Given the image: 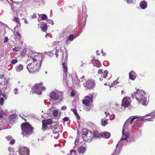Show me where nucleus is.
Listing matches in <instances>:
<instances>
[{
    "mask_svg": "<svg viewBox=\"0 0 155 155\" xmlns=\"http://www.w3.org/2000/svg\"><path fill=\"white\" fill-rule=\"evenodd\" d=\"M67 108V107L66 106H63L61 108V109L62 110H65Z\"/></svg>",
    "mask_w": 155,
    "mask_h": 155,
    "instance_id": "nucleus-42",
    "label": "nucleus"
},
{
    "mask_svg": "<svg viewBox=\"0 0 155 155\" xmlns=\"http://www.w3.org/2000/svg\"><path fill=\"white\" fill-rule=\"evenodd\" d=\"M52 122V120L51 119H48L46 120H43L42 121L43 124L42 127L44 128V130L46 127L48 125L50 124Z\"/></svg>",
    "mask_w": 155,
    "mask_h": 155,
    "instance_id": "nucleus-14",
    "label": "nucleus"
},
{
    "mask_svg": "<svg viewBox=\"0 0 155 155\" xmlns=\"http://www.w3.org/2000/svg\"><path fill=\"white\" fill-rule=\"evenodd\" d=\"M124 93H125V92H124V91H123V90L122 91H121L122 94H123Z\"/></svg>",
    "mask_w": 155,
    "mask_h": 155,
    "instance_id": "nucleus-63",
    "label": "nucleus"
},
{
    "mask_svg": "<svg viewBox=\"0 0 155 155\" xmlns=\"http://www.w3.org/2000/svg\"><path fill=\"white\" fill-rule=\"evenodd\" d=\"M23 68L24 67L23 65L20 64L16 66L15 68V70L17 72H20L23 70Z\"/></svg>",
    "mask_w": 155,
    "mask_h": 155,
    "instance_id": "nucleus-20",
    "label": "nucleus"
},
{
    "mask_svg": "<svg viewBox=\"0 0 155 155\" xmlns=\"http://www.w3.org/2000/svg\"><path fill=\"white\" fill-rule=\"evenodd\" d=\"M90 131L88 130L87 129H84L82 132L83 138L86 139V135Z\"/></svg>",
    "mask_w": 155,
    "mask_h": 155,
    "instance_id": "nucleus-19",
    "label": "nucleus"
},
{
    "mask_svg": "<svg viewBox=\"0 0 155 155\" xmlns=\"http://www.w3.org/2000/svg\"><path fill=\"white\" fill-rule=\"evenodd\" d=\"M127 3L128 4H132L133 3L134 1L133 0H125Z\"/></svg>",
    "mask_w": 155,
    "mask_h": 155,
    "instance_id": "nucleus-36",
    "label": "nucleus"
},
{
    "mask_svg": "<svg viewBox=\"0 0 155 155\" xmlns=\"http://www.w3.org/2000/svg\"><path fill=\"white\" fill-rule=\"evenodd\" d=\"M146 120L149 121H151L153 120L151 118H147L146 119Z\"/></svg>",
    "mask_w": 155,
    "mask_h": 155,
    "instance_id": "nucleus-56",
    "label": "nucleus"
},
{
    "mask_svg": "<svg viewBox=\"0 0 155 155\" xmlns=\"http://www.w3.org/2000/svg\"><path fill=\"white\" fill-rule=\"evenodd\" d=\"M132 98L134 97L139 103H141L143 105L147 104L148 101L147 98L146 92L144 91L139 89H136V91L131 94Z\"/></svg>",
    "mask_w": 155,
    "mask_h": 155,
    "instance_id": "nucleus-2",
    "label": "nucleus"
},
{
    "mask_svg": "<svg viewBox=\"0 0 155 155\" xmlns=\"http://www.w3.org/2000/svg\"><path fill=\"white\" fill-rule=\"evenodd\" d=\"M42 55L38 53H32L28 57L27 68L31 73L38 71L41 65Z\"/></svg>",
    "mask_w": 155,
    "mask_h": 155,
    "instance_id": "nucleus-1",
    "label": "nucleus"
},
{
    "mask_svg": "<svg viewBox=\"0 0 155 155\" xmlns=\"http://www.w3.org/2000/svg\"><path fill=\"white\" fill-rule=\"evenodd\" d=\"M42 2L44 3L45 4V0H41Z\"/></svg>",
    "mask_w": 155,
    "mask_h": 155,
    "instance_id": "nucleus-61",
    "label": "nucleus"
},
{
    "mask_svg": "<svg viewBox=\"0 0 155 155\" xmlns=\"http://www.w3.org/2000/svg\"><path fill=\"white\" fill-rule=\"evenodd\" d=\"M21 56H24L25 55V53L22 52L21 53Z\"/></svg>",
    "mask_w": 155,
    "mask_h": 155,
    "instance_id": "nucleus-59",
    "label": "nucleus"
},
{
    "mask_svg": "<svg viewBox=\"0 0 155 155\" xmlns=\"http://www.w3.org/2000/svg\"><path fill=\"white\" fill-rule=\"evenodd\" d=\"M47 17L46 15L44 14L42 15L41 18L42 20H44L47 19Z\"/></svg>",
    "mask_w": 155,
    "mask_h": 155,
    "instance_id": "nucleus-33",
    "label": "nucleus"
},
{
    "mask_svg": "<svg viewBox=\"0 0 155 155\" xmlns=\"http://www.w3.org/2000/svg\"><path fill=\"white\" fill-rule=\"evenodd\" d=\"M85 99L84 100L82 103L85 107H87V110H90V105L93 101V96L91 95L87 96L85 97Z\"/></svg>",
    "mask_w": 155,
    "mask_h": 155,
    "instance_id": "nucleus-6",
    "label": "nucleus"
},
{
    "mask_svg": "<svg viewBox=\"0 0 155 155\" xmlns=\"http://www.w3.org/2000/svg\"><path fill=\"white\" fill-rule=\"evenodd\" d=\"M74 36L73 35H70L68 37V40H70L71 41H72L74 39Z\"/></svg>",
    "mask_w": 155,
    "mask_h": 155,
    "instance_id": "nucleus-32",
    "label": "nucleus"
},
{
    "mask_svg": "<svg viewBox=\"0 0 155 155\" xmlns=\"http://www.w3.org/2000/svg\"><path fill=\"white\" fill-rule=\"evenodd\" d=\"M110 136V133L108 132H103L101 134H97V137H101L107 139L109 138Z\"/></svg>",
    "mask_w": 155,
    "mask_h": 155,
    "instance_id": "nucleus-13",
    "label": "nucleus"
},
{
    "mask_svg": "<svg viewBox=\"0 0 155 155\" xmlns=\"http://www.w3.org/2000/svg\"><path fill=\"white\" fill-rule=\"evenodd\" d=\"M75 115H76V117H77V118L78 119L80 118V116L78 113H77Z\"/></svg>",
    "mask_w": 155,
    "mask_h": 155,
    "instance_id": "nucleus-51",
    "label": "nucleus"
},
{
    "mask_svg": "<svg viewBox=\"0 0 155 155\" xmlns=\"http://www.w3.org/2000/svg\"><path fill=\"white\" fill-rule=\"evenodd\" d=\"M63 67V68L64 71L66 73L67 71V67L66 66V64L65 63H64L62 64Z\"/></svg>",
    "mask_w": 155,
    "mask_h": 155,
    "instance_id": "nucleus-25",
    "label": "nucleus"
},
{
    "mask_svg": "<svg viewBox=\"0 0 155 155\" xmlns=\"http://www.w3.org/2000/svg\"><path fill=\"white\" fill-rule=\"evenodd\" d=\"M118 83H119V82L117 80H116L115 81H114V82L112 83L111 85L110 86V87H112L114 86V84H117Z\"/></svg>",
    "mask_w": 155,
    "mask_h": 155,
    "instance_id": "nucleus-27",
    "label": "nucleus"
},
{
    "mask_svg": "<svg viewBox=\"0 0 155 155\" xmlns=\"http://www.w3.org/2000/svg\"><path fill=\"white\" fill-rule=\"evenodd\" d=\"M101 65V64L97 60V68L99 67Z\"/></svg>",
    "mask_w": 155,
    "mask_h": 155,
    "instance_id": "nucleus-52",
    "label": "nucleus"
},
{
    "mask_svg": "<svg viewBox=\"0 0 155 155\" xmlns=\"http://www.w3.org/2000/svg\"><path fill=\"white\" fill-rule=\"evenodd\" d=\"M73 105L74 106V107H75L76 105V102H75L73 101Z\"/></svg>",
    "mask_w": 155,
    "mask_h": 155,
    "instance_id": "nucleus-53",
    "label": "nucleus"
},
{
    "mask_svg": "<svg viewBox=\"0 0 155 155\" xmlns=\"http://www.w3.org/2000/svg\"><path fill=\"white\" fill-rule=\"evenodd\" d=\"M85 81V79L84 78V76H83L80 79V80L79 81L80 82H81L82 83H84V82Z\"/></svg>",
    "mask_w": 155,
    "mask_h": 155,
    "instance_id": "nucleus-35",
    "label": "nucleus"
},
{
    "mask_svg": "<svg viewBox=\"0 0 155 155\" xmlns=\"http://www.w3.org/2000/svg\"><path fill=\"white\" fill-rule=\"evenodd\" d=\"M105 114L106 115V117L109 116L110 115V114L108 111L105 112Z\"/></svg>",
    "mask_w": 155,
    "mask_h": 155,
    "instance_id": "nucleus-44",
    "label": "nucleus"
},
{
    "mask_svg": "<svg viewBox=\"0 0 155 155\" xmlns=\"http://www.w3.org/2000/svg\"><path fill=\"white\" fill-rule=\"evenodd\" d=\"M0 114L2 115H3L4 114V112L2 110H0Z\"/></svg>",
    "mask_w": 155,
    "mask_h": 155,
    "instance_id": "nucleus-54",
    "label": "nucleus"
},
{
    "mask_svg": "<svg viewBox=\"0 0 155 155\" xmlns=\"http://www.w3.org/2000/svg\"><path fill=\"white\" fill-rule=\"evenodd\" d=\"M86 150V148L85 147L82 146L78 147V151L80 154H83L85 152Z\"/></svg>",
    "mask_w": 155,
    "mask_h": 155,
    "instance_id": "nucleus-21",
    "label": "nucleus"
},
{
    "mask_svg": "<svg viewBox=\"0 0 155 155\" xmlns=\"http://www.w3.org/2000/svg\"><path fill=\"white\" fill-rule=\"evenodd\" d=\"M18 61L17 59H13L11 61V63L13 64H16L18 62Z\"/></svg>",
    "mask_w": 155,
    "mask_h": 155,
    "instance_id": "nucleus-28",
    "label": "nucleus"
},
{
    "mask_svg": "<svg viewBox=\"0 0 155 155\" xmlns=\"http://www.w3.org/2000/svg\"><path fill=\"white\" fill-rule=\"evenodd\" d=\"M75 95V93L74 91H72L71 93V95L72 97L74 96Z\"/></svg>",
    "mask_w": 155,
    "mask_h": 155,
    "instance_id": "nucleus-50",
    "label": "nucleus"
},
{
    "mask_svg": "<svg viewBox=\"0 0 155 155\" xmlns=\"http://www.w3.org/2000/svg\"><path fill=\"white\" fill-rule=\"evenodd\" d=\"M101 53H102V55L103 56H105L106 54V53L104 52L102 50H101Z\"/></svg>",
    "mask_w": 155,
    "mask_h": 155,
    "instance_id": "nucleus-47",
    "label": "nucleus"
},
{
    "mask_svg": "<svg viewBox=\"0 0 155 155\" xmlns=\"http://www.w3.org/2000/svg\"><path fill=\"white\" fill-rule=\"evenodd\" d=\"M4 77L3 75H2L1 76H0V78H2Z\"/></svg>",
    "mask_w": 155,
    "mask_h": 155,
    "instance_id": "nucleus-60",
    "label": "nucleus"
},
{
    "mask_svg": "<svg viewBox=\"0 0 155 155\" xmlns=\"http://www.w3.org/2000/svg\"><path fill=\"white\" fill-rule=\"evenodd\" d=\"M107 119H103L101 120V124L103 126H105L106 125L108 124Z\"/></svg>",
    "mask_w": 155,
    "mask_h": 155,
    "instance_id": "nucleus-22",
    "label": "nucleus"
},
{
    "mask_svg": "<svg viewBox=\"0 0 155 155\" xmlns=\"http://www.w3.org/2000/svg\"><path fill=\"white\" fill-rule=\"evenodd\" d=\"M140 5L142 9H145L147 7V4L146 2L143 1L140 3Z\"/></svg>",
    "mask_w": 155,
    "mask_h": 155,
    "instance_id": "nucleus-15",
    "label": "nucleus"
},
{
    "mask_svg": "<svg viewBox=\"0 0 155 155\" xmlns=\"http://www.w3.org/2000/svg\"><path fill=\"white\" fill-rule=\"evenodd\" d=\"M29 149L26 147H21L19 151H16V153L21 155H29Z\"/></svg>",
    "mask_w": 155,
    "mask_h": 155,
    "instance_id": "nucleus-8",
    "label": "nucleus"
},
{
    "mask_svg": "<svg viewBox=\"0 0 155 155\" xmlns=\"http://www.w3.org/2000/svg\"><path fill=\"white\" fill-rule=\"evenodd\" d=\"M143 118L142 117H139L137 116L134 117L130 121V124L131 125L134 124V123H137V122H140L141 121L143 120Z\"/></svg>",
    "mask_w": 155,
    "mask_h": 155,
    "instance_id": "nucleus-12",
    "label": "nucleus"
},
{
    "mask_svg": "<svg viewBox=\"0 0 155 155\" xmlns=\"http://www.w3.org/2000/svg\"><path fill=\"white\" fill-rule=\"evenodd\" d=\"M49 110L51 111H53V115L54 117H56L58 113V110L55 109V108L53 107H52L49 108Z\"/></svg>",
    "mask_w": 155,
    "mask_h": 155,
    "instance_id": "nucleus-18",
    "label": "nucleus"
},
{
    "mask_svg": "<svg viewBox=\"0 0 155 155\" xmlns=\"http://www.w3.org/2000/svg\"><path fill=\"white\" fill-rule=\"evenodd\" d=\"M18 90L17 88H15L14 89V92L15 94H18Z\"/></svg>",
    "mask_w": 155,
    "mask_h": 155,
    "instance_id": "nucleus-46",
    "label": "nucleus"
},
{
    "mask_svg": "<svg viewBox=\"0 0 155 155\" xmlns=\"http://www.w3.org/2000/svg\"><path fill=\"white\" fill-rule=\"evenodd\" d=\"M91 62L94 66H96L97 65V62L96 60H94V59H93L92 60Z\"/></svg>",
    "mask_w": 155,
    "mask_h": 155,
    "instance_id": "nucleus-29",
    "label": "nucleus"
},
{
    "mask_svg": "<svg viewBox=\"0 0 155 155\" xmlns=\"http://www.w3.org/2000/svg\"><path fill=\"white\" fill-rule=\"evenodd\" d=\"M108 74V71L107 70L104 71L103 73V77L105 78H106V77L107 76V74Z\"/></svg>",
    "mask_w": 155,
    "mask_h": 155,
    "instance_id": "nucleus-30",
    "label": "nucleus"
},
{
    "mask_svg": "<svg viewBox=\"0 0 155 155\" xmlns=\"http://www.w3.org/2000/svg\"><path fill=\"white\" fill-rule=\"evenodd\" d=\"M133 124L134 125V127L135 130L137 131H139V128L141 127L142 125L140 122H137V123H134V124Z\"/></svg>",
    "mask_w": 155,
    "mask_h": 155,
    "instance_id": "nucleus-17",
    "label": "nucleus"
},
{
    "mask_svg": "<svg viewBox=\"0 0 155 155\" xmlns=\"http://www.w3.org/2000/svg\"><path fill=\"white\" fill-rule=\"evenodd\" d=\"M146 117L148 116H151L152 117H153L155 116V112L152 113L150 114H147L146 115Z\"/></svg>",
    "mask_w": 155,
    "mask_h": 155,
    "instance_id": "nucleus-31",
    "label": "nucleus"
},
{
    "mask_svg": "<svg viewBox=\"0 0 155 155\" xmlns=\"http://www.w3.org/2000/svg\"><path fill=\"white\" fill-rule=\"evenodd\" d=\"M12 137L11 136H8L7 137H6V138L7 140H10L12 139Z\"/></svg>",
    "mask_w": 155,
    "mask_h": 155,
    "instance_id": "nucleus-39",
    "label": "nucleus"
},
{
    "mask_svg": "<svg viewBox=\"0 0 155 155\" xmlns=\"http://www.w3.org/2000/svg\"><path fill=\"white\" fill-rule=\"evenodd\" d=\"M70 153L72 155H75L76 154V151L74 150H71L70 151Z\"/></svg>",
    "mask_w": 155,
    "mask_h": 155,
    "instance_id": "nucleus-38",
    "label": "nucleus"
},
{
    "mask_svg": "<svg viewBox=\"0 0 155 155\" xmlns=\"http://www.w3.org/2000/svg\"><path fill=\"white\" fill-rule=\"evenodd\" d=\"M14 20L16 21L17 23H20V22H19L20 19L18 17H14Z\"/></svg>",
    "mask_w": 155,
    "mask_h": 155,
    "instance_id": "nucleus-34",
    "label": "nucleus"
},
{
    "mask_svg": "<svg viewBox=\"0 0 155 155\" xmlns=\"http://www.w3.org/2000/svg\"><path fill=\"white\" fill-rule=\"evenodd\" d=\"M22 134L24 136H28L31 134L33 129L28 123L23 124L21 125Z\"/></svg>",
    "mask_w": 155,
    "mask_h": 155,
    "instance_id": "nucleus-3",
    "label": "nucleus"
},
{
    "mask_svg": "<svg viewBox=\"0 0 155 155\" xmlns=\"http://www.w3.org/2000/svg\"><path fill=\"white\" fill-rule=\"evenodd\" d=\"M71 110L72 111L74 114L77 113V110L75 109H71Z\"/></svg>",
    "mask_w": 155,
    "mask_h": 155,
    "instance_id": "nucleus-43",
    "label": "nucleus"
},
{
    "mask_svg": "<svg viewBox=\"0 0 155 155\" xmlns=\"http://www.w3.org/2000/svg\"><path fill=\"white\" fill-rule=\"evenodd\" d=\"M48 22L49 23H50L51 25H54V22L52 21L51 20H48Z\"/></svg>",
    "mask_w": 155,
    "mask_h": 155,
    "instance_id": "nucleus-45",
    "label": "nucleus"
},
{
    "mask_svg": "<svg viewBox=\"0 0 155 155\" xmlns=\"http://www.w3.org/2000/svg\"><path fill=\"white\" fill-rule=\"evenodd\" d=\"M17 35H18V37H20V35L17 32Z\"/></svg>",
    "mask_w": 155,
    "mask_h": 155,
    "instance_id": "nucleus-62",
    "label": "nucleus"
},
{
    "mask_svg": "<svg viewBox=\"0 0 155 155\" xmlns=\"http://www.w3.org/2000/svg\"><path fill=\"white\" fill-rule=\"evenodd\" d=\"M125 123L122 130V134L123 136L121 139L120 141H122L124 140H126L127 141V138H128L129 136V133L127 132L125 130L126 127H125Z\"/></svg>",
    "mask_w": 155,
    "mask_h": 155,
    "instance_id": "nucleus-10",
    "label": "nucleus"
},
{
    "mask_svg": "<svg viewBox=\"0 0 155 155\" xmlns=\"http://www.w3.org/2000/svg\"><path fill=\"white\" fill-rule=\"evenodd\" d=\"M131 103V100L129 97H124L122 101V106L124 107H127L129 106Z\"/></svg>",
    "mask_w": 155,
    "mask_h": 155,
    "instance_id": "nucleus-11",
    "label": "nucleus"
},
{
    "mask_svg": "<svg viewBox=\"0 0 155 155\" xmlns=\"http://www.w3.org/2000/svg\"><path fill=\"white\" fill-rule=\"evenodd\" d=\"M83 85L86 89H91L93 87L94 82L92 81L88 80L85 83H83Z\"/></svg>",
    "mask_w": 155,
    "mask_h": 155,
    "instance_id": "nucleus-9",
    "label": "nucleus"
},
{
    "mask_svg": "<svg viewBox=\"0 0 155 155\" xmlns=\"http://www.w3.org/2000/svg\"><path fill=\"white\" fill-rule=\"evenodd\" d=\"M63 92L62 91H52L49 93V96L50 97V101L51 100L53 101H56L59 100L60 101L63 100L62 96L63 95Z\"/></svg>",
    "mask_w": 155,
    "mask_h": 155,
    "instance_id": "nucleus-4",
    "label": "nucleus"
},
{
    "mask_svg": "<svg viewBox=\"0 0 155 155\" xmlns=\"http://www.w3.org/2000/svg\"><path fill=\"white\" fill-rule=\"evenodd\" d=\"M21 49V47H15L13 49V50L14 51H18Z\"/></svg>",
    "mask_w": 155,
    "mask_h": 155,
    "instance_id": "nucleus-26",
    "label": "nucleus"
},
{
    "mask_svg": "<svg viewBox=\"0 0 155 155\" xmlns=\"http://www.w3.org/2000/svg\"><path fill=\"white\" fill-rule=\"evenodd\" d=\"M3 115H2V114H0V118H2V116H3Z\"/></svg>",
    "mask_w": 155,
    "mask_h": 155,
    "instance_id": "nucleus-64",
    "label": "nucleus"
},
{
    "mask_svg": "<svg viewBox=\"0 0 155 155\" xmlns=\"http://www.w3.org/2000/svg\"><path fill=\"white\" fill-rule=\"evenodd\" d=\"M36 17V14H34L32 15V18H34Z\"/></svg>",
    "mask_w": 155,
    "mask_h": 155,
    "instance_id": "nucleus-55",
    "label": "nucleus"
},
{
    "mask_svg": "<svg viewBox=\"0 0 155 155\" xmlns=\"http://www.w3.org/2000/svg\"><path fill=\"white\" fill-rule=\"evenodd\" d=\"M47 25L46 23H45L41 28V30L43 31H45L47 28Z\"/></svg>",
    "mask_w": 155,
    "mask_h": 155,
    "instance_id": "nucleus-23",
    "label": "nucleus"
},
{
    "mask_svg": "<svg viewBox=\"0 0 155 155\" xmlns=\"http://www.w3.org/2000/svg\"><path fill=\"white\" fill-rule=\"evenodd\" d=\"M8 38L7 37H6L4 39V42H6L8 41Z\"/></svg>",
    "mask_w": 155,
    "mask_h": 155,
    "instance_id": "nucleus-48",
    "label": "nucleus"
},
{
    "mask_svg": "<svg viewBox=\"0 0 155 155\" xmlns=\"http://www.w3.org/2000/svg\"><path fill=\"white\" fill-rule=\"evenodd\" d=\"M2 96L4 97L5 99H6V96L5 94H2Z\"/></svg>",
    "mask_w": 155,
    "mask_h": 155,
    "instance_id": "nucleus-57",
    "label": "nucleus"
},
{
    "mask_svg": "<svg viewBox=\"0 0 155 155\" xmlns=\"http://www.w3.org/2000/svg\"><path fill=\"white\" fill-rule=\"evenodd\" d=\"M25 23L26 24L28 23V22L26 19H25Z\"/></svg>",
    "mask_w": 155,
    "mask_h": 155,
    "instance_id": "nucleus-58",
    "label": "nucleus"
},
{
    "mask_svg": "<svg viewBox=\"0 0 155 155\" xmlns=\"http://www.w3.org/2000/svg\"><path fill=\"white\" fill-rule=\"evenodd\" d=\"M4 101V98L2 97L0 99V103L2 105L3 104Z\"/></svg>",
    "mask_w": 155,
    "mask_h": 155,
    "instance_id": "nucleus-37",
    "label": "nucleus"
},
{
    "mask_svg": "<svg viewBox=\"0 0 155 155\" xmlns=\"http://www.w3.org/2000/svg\"><path fill=\"white\" fill-rule=\"evenodd\" d=\"M42 83L35 84L32 87V90L38 94H41V90L44 91L45 89V87L42 86Z\"/></svg>",
    "mask_w": 155,
    "mask_h": 155,
    "instance_id": "nucleus-5",
    "label": "nucleus"
},
{
    "mask_svg": "<svg viewBox=\"0 0 155 155\" xmlns=\"http://www.w3.org/2000/svg\"><path fill=\"white\" fill-rule=\"evenodd\" d=\"M63 120L64 121H67L69 120V119L68 117H66L64 118Z\"/></svg>",
    "mask_w": 155,
    "mask_h": 155,
    "instance_id": "nucleus-41",
    "label": "nucleus"
},
{
    "mask_svg": "<svg viewBox=\"0 0 155 155\" xmlns=\"http://www.w3.org/2000/svg\"><path fill=\"white\" fill-rule=\"evenodd\" d=\"M97 135V134L96 131H94V134L90 131L86 135V139L83 138V139L84 141H87L88 142H90L94 137H96Z\"/></svg>",
    "mask_w": 155,
    "mask_h": 155,
    "instance_id": "nucleus-7",
    "label": "nucleus"
},
{
    "mask_svg": "<svg viewBox=\"0 0 155 155\" xmlns=\"http://www.w3.org/2000/svg\"><path fill=\"white\" fill-rule=\"evenodd\" d=\"M60 131V129L57 127H54V129L53 130V132L54 134L58 133Z\"/></svg>",
    "mask_w": 155,
    "mask_h": 155,
    "instance_id": "nucleus-24",
    "label": "nucleus"
},
{
    "mask_svg": "<svg viewBox=\"0 0 155 155\" xmlns=\"http://www.w3.org/2000/svg\"><path fill=\"white\" fill-rule=\"evenodd\" d=\"M136 77V74L135 72L132 71L129 73V77L130 79L132 80H135Z\"/></svg>",
    "mask_w": 155,
    "mask_h": 155,
    "instance_id": "nucleus-16",
    "label": "nucleus"
},
{
    "mask_svg": "<svg viewBox=\"0 0 155 155\" xmlns=\"http://www.w3.org/2000/svg\"><path fill=\"white\" fill-rule=\"evenodd\" d=\"M103 73V70L100 69L98 71V73L99 74H101Z\"/></svg>",
    "mask_w": 155,
    "mask_h": 155,
    "instance_id": "nucleus-49",
    "label": "nucleus"
},
{
    "mask_svg": "<svg viewBox=\"0 0 155 155\" xmlns=\"http://www.w3.org/2000/svg\"><path fill=\"white\" fill-rule=\"evenodd\" d=\"M15 142V140L13 139H12L11 140H10V144H13Z\"/></svg>",
    "mask_w": 155,
    "mask_h": 155,
    "instance_id": "nucleus-40",
    "label": "nucleus"
}]
</instances>
